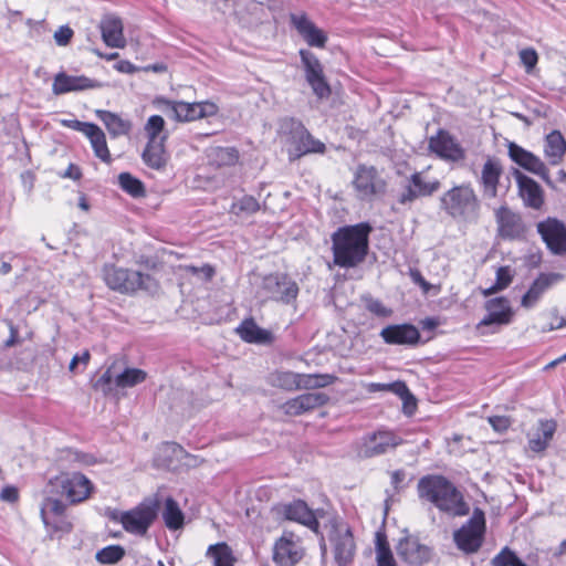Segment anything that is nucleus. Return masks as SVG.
Here are the masks:
<instances>
[{
  "instance_id": "obj_1",
  "label": "nucleus",
  "mask_w": 566,
  "mask_h": 566,
  "mask_svg": "<svg viewBox=\"0 0 566 566\" xmlns=\"http://www.w3.org/2000/svg\"><path fill=\"white\" fill-rule=\"evenodd\" d=\"M371 231L367 222L338 228L331 238L334 264L352 269L363 263L368 253Z\"/></svg>"
},
{
  "instance_id": "obj_2",
  "label": "nucleus",
  "mask_w": 566,
  "mask_h": 566,
  "mask_svg": "<svg viewBox=\"0 0 566 566\" xmlns=\"http://www.w3.org/2000/svg\"><path fill=\"white\" fill-rule=\"evenodd\" d=\"M420 499L432 503L440 511L452 515L462 516L469 511L461 493L442 475H426L418 482Z\"/></svg>"
},
{
  "instance_id": "obj_3",
  "label": "nucleus",
  "mask_w": 566,
  "mask_h": 566,
  "mask_svg": "<svg viewBox=\"0 0 566 566\" xmlns=\"http://www.w3.org/2000/svg\"><path fill=\"white\" fill-rule=\"evenodd\" d=\"M441 209L451 218L471 222L479 218L480 201L470 185L454 186L440 198Z\"/></svg>"
},
{
  "instance_id": "obj_4",
  "label": "nucleus",
  "mask_w": 566,
  "mask_h": 566,
  "mask_svg": "<svg viewBox=\"0 0 566 566\" xmlns=\"http://www.w3.org/2000/svg\"><path fill=\"white\" fill-rule=\"evenodd\" d=\"M279 133L286 137L290 145L289 155L291 159L300 158L307 154H323L325 145L315 139L305 126L295 118H284L280 123Z\"/></svg>"
},
{
  "instance_id": "obj_5",
  "label": "nucleus",
  "mask_w": 566,
  "mask_h": 566,
  "mask_svg": "<svg viewBox=\"0 0 566 566\" xmlns=\"http://www.w3.org/2000/svg\"><path fill=\"white\" fill-rule=\"evenodd\" d=\"M104 281L111 290L119 293H133L137 290L151 291L157 286L149 274L114 265L104 266Z\"/></svg>"
},
{
  "instance_id": "obj_6",
  "label": "nucleus",
  "mask_w": 566,
  "mask_h": 566,
  "mask_svg": "<svg viewBox=\"0 0 566 566\" xmlns=\"http://www.w3.org/2000/svg\"><path fill=\"white\" fill-rule=\"evenodd\" d=\"M93 491L92 482L82 473L63 472L50 480L46 493H61L70 503L76 504L90 497Z\"/></svg>"
},
{
  "instance_id": "obj_7",
  "label": "nucleus",
  "mask_w": 566,
  "mask_h": 566,
  "mask_svg": "<svg viewBox=\"0 0 566 566\" xmlns=\"http://www.w3.org/2000/svg\"><path fill=\"white\" fill-rule=\"evenodd\" d=\"M485 533V517L483 511L474 510L470 520L453 534L457 547L465 554L479 551Z\"/></svg>"
},
{
  "instance_id": "obj_8",
  "label": "nucleus",
  "mask_w": 566,
  "mask_h": 566,
  "mask_svg": "<svg viewBox=\"0 0 566 566\" xmlns=\"http://www.w3.org/2000/svg\"><path fill=\"white\" fill-rule=\"evenodd\" d=\"M486 315L476 324L482 335L496 333L501 326L509 325L514 316L510 301L504 296L490 298L484 303Z\"/></svg>"
},
{
  "instance_id": "obj_9",
  "label": "nucleus",
  "mask_w": 566,
  "mask_h": 566,
  "mask_svg": "<svg viewBox=\"0 0 566 566\" xmlns=\"http://www.w3.org/2000/svg\"><path fill=\"white\" fill-rule=\"evenodd\" d=\"M353 187L358 199L370 201L385 195L387 182L375 167L359 165L354 175Z\"/></svg>"
},
{
  "instance_id": "obj_10",
  "label": "nucleus",
  "mask_w": 566,
  "mask_h": 566,
  "mask_svg": "<svg viewBox=\"0 0 566 566\" xmlns=\"http://www.w3.org/2000/svg\"><path fill=\"white\" fill-rule=\"evenodd\" d=\"M156 504L143 503L130 511L114 513L112 518L120 522L126 532L144 536L156 518Z\"/></svg>"
},
{
  "instance_id": "obj_11",
  "label": "nucleus",
  "mask_w": 566,
  "mask_h": 566,
  "mask_svg": "<svg viewBox=\"0 0 566 566\" xmlns=\"http://www.w3.org/2000/svg\"><path fill=\"white\" fill-rule=\"evenodd\" d=\"M303 69L305 72V78L313 93L318 98H327L331 95V86L324 74V69L318 57L306 49H301L298 52Z\"/></svg>"
},
{
  "instance_id": "obj_12",
  "label": "nucleus",
  "mask_w": 566,
  "mask_h": 566,
  "mask_svg": "<svg viewBox=\"0 0 566 566\" xmlns=\"http://www.w3.org/2000/svg\"><path fill=\"white\" fill-rule=\"evenodd\" d=\"M401 443L402 439L392 431H377L363 438L358 448V455L360 458H373L384 454Z\"/></svg>"
},
{
  "instance_id": "obj_13",
  "label": "nucleus",
  "mask_w": 566,
  "mask_h": 566,
  "mask_svg": "<svg viewBox=\"0 0 566 566\" xmlns=\"http://www.w3.org/2000/svg\"><path fill=\"white\" fill-rule=\"evenodd\" d=\"M262 289L270 298L283 303H291L298 294V286L295 281L286 274L275 273L263 279Z\"/></svg>"
},
{
  "instance_id": "obj_14",
  "label": "nucleus",
  "mask_w": 566,
  "mask_h": 566,
  "mask_svg": "<svg viewBox=\"0 0 566 566\" xmlns=\"http://www.w3.org/2000/svg\"><path fill=\"white\" fill-rule=\"evenodd\" d=\"M557 430V423L553 419H539L526 433L527 447L536 455L543 457L551 446Z\"/></svg>"
},
{
  "instance_id": "obj_15",
  "label": "nucleus",
  "mask_w": 566,
  "mask_h": 566,
  "mask_svg": "<svg viewBox=\"0 0 566 566\" xmlns=\"http://www.w3.org/2000/svg\"><path fill=\"white\" fill-rule=\"evenodd\" d=\"M172 116L178 122H192L205 117L213 116L218 113V106L209 101L205 102H167Z\"/></svg>"
},
{
  "instance_id": "obj_16",
  "label": "nucleus",
  "mask_w": 566,
  "mask_h": 566,
  "mask_svg": "<svg viewBox=\"0 0 566 566\" xmlns=\"http://www.w3.org/2000/svg\"><path fill=\"white\" fill-rule=\"evenodd\" d=\"M537 231L552 253H566V226L562 221L547 218L537 223Z\"/></svg>"
},
{
  "instance_id": "obj_17",
  "label": "nucleus",
  "mask_w": 566,
  "mask_h": 566,
  "mask_svg": "<svg viewBox=\"0 0 566 566\" xmlns=\"http://www.w3.org/2000/svg\"><path fill=\"white\" fill-rule=\"evenodd\" d=\"M429 148L441 159L451 163L464 160L465 150L448 132L439 130L429 139Z\"/></svg>"
},
{
  "instance_id": "obj_18",
  "label": "nucleus",
  "mask_w": 566,
  "mask_h": 566,
  "mask_svg": "<svg viewBox=\"0 0 566 566\" xmlns=\"http://www.w3.org/2000/svg\"><path fill=\"white\" fill-rule=\"evenodd\" d=\"M507 151L511 160L516 165L534 175H537L546 182H549L548 169L538 156L524 149L514 142L507 143Z\"/></svg>"
},
{
  "instance_id": "obj_19",
  "label": "nucleus",
  "mask_w": 566,
  "mask_h": 566,
  "mask_svg": "<svg viewBox=\"0 0 566 566\" xmlns=\"http://www.w3.org/2000/svg\"><path fill=\"white\" fill-rule=\"evenodd\" d=\"M335 562L338 566H347L355 553V543L353 534L344 524L337 525L331 533Z\"/></svg>"
},
{
  "instance_id": "obj_20",
  "label": "nucleus",
  "mask_w": 566,
  "mask_h": 566,
  "mask_svg": "<svg viewBox=\"0 0 566 566\" xmlns=\"http://www.w3.org/2000/svg\"><path fill=\"white\" fill-rule=\"evenodd\" d=\"M290 21L307 45L318 49L325 48L328 40L327 34L306 13H291Z\"/></svg>"
},
{
  "instance_id": "obj_21",
  "label": "nucleus",
  "mask_w": 566,
  "mask_h": 566,
  "mask_svg": "<svg viewBox=\"0 0 566 566\" xmlns=\"http://www.w3.org/2000/svg\"><path fill=\"white\" fill-rule=\"evenodd\" d=\"M439 188V180H427L422 172H415L410 176L408 185L405 187V190L401 192L398 201L401 205H407L419 197L431 196Z\"/></svg>"
},
{
  "instance_id": "obj_22",
  "label": "nucleus",
  "mask_w": 566,
  "mask_h": 566,
  "mask_svg": "<svg viewBox=\"0 0 566 566\" xmlns=\"http://www.w3.org/2000/svg\"><path fill=\"white\" fill-rule=\"evenodd\" d=\"M499 234L503 239H517L525 232L521 216L510 208L502 206L495 211Z\"/></svg>"
},
{
  "instance_id": "obj_23",
  "label": "nucleus",
  "mask_w": 566,
  "mask_h": 566,
  "mask_svg": "<svg viewBox=\"0 0 566 566\" xmlns=\"http://www.w3.org/2000/svg\"><path fill=\"white\" fill-rule=\"evenodd\" d=\"M101 84L84 75H69L64 72L57 73L54 77L52 91L55 95H63L69 92L85 91L99 87Z\"/></svg>"
},
{
  "instance_id": "obj_24",
  "label": "nucleus",
  "mask_w": 566,
  "mask_h": 566,
  "mask_svg": "<svg viewBox=\"0 0 566 566\" xmlns=\"http://www.w3.org/2000/svg\"><path fill=\"white\" fill-rule=\"evenodd\" d=\"M327 401L328 396L323 392H307L287 400L281 408L285 415L300 416L324 406Z\"/></svg>"
},
{
  "instance_id": "obj_25",
  "label": "nucleus",
  "mask_w": 566,
  "mask_h": 566,
  "mask_svg": "<svg viewBox=\"0 0 566 566\" xmlns=\"http://www.w3.org/2000/svg\"><path fill=\"white\" fill-rule=\"evenodd\" d=\"M303 557L300 545L292 534L283 535L274 545L273 559L277 566H295Z\"/></svg>"
},
{
  "instance_id": "obj_26",
  "label": "nucleus",
  "mask_w": 566,
  "mask_h": 566,
  "mask_svg": "<svg viewBox=\"0 0 566 566\" xmlns=\"http://www.w3.org/2000/svg\"><path fill=\"white\" fill-rule=\"evenodd\" d=\"M562 280L563 275L559 273H541L523 295L521 305L525 308L534 307L543 294Z\"/></svg>"
},
{
  "instance_id": "obj_27",
  "label": "nucleus",
  "mask_w": 566,
  "mask_h": 566,
  "mask_svg": "<svg viewBox=\"0 0 566 566\" xmlns=\"http://www.w3.org/2000/svg\"><path fill=\"white\" fill-rule=\"evenodd\" d=\"M514 176L518 186V193L524 205L536 210L541 209L544 203V195L541 186L521 171H516Z\"/></svg>"
},
{
  "instance_id": "obj_28",
  "label": "nucleus",
  "mask_w": 566,
  "mask_h": 566,
  "mask_svg": "<svg viewBox=\"0 0 566 566\" xmlns=\"http://www.w3.org/2000/svg\"><path fill=\"white\" fill-rule=\"evenodd\" d=\"M380 336L387 344L416 345L420 339L417 327L410 324L389 325L381 329Z\"/></svg>"
},
{
  "instance_id": "obj_29",
  "label": "nucleus",
  "mask_w": 566,
  "mask_h": 566,
  "mask_svg": "<svg viewBox=\"0 0 566 566\" xmlns=\"http://www.w3.org/2000/svg\"><path fill=\"white\" fill-rule=\"evenodd\" d=\"M397 554L410 565H421L430 559V549L413 537H407L399 542Z\"/></svg>"
},
{
  "instance_id": "obj_30",
  "label": "nucleus",
  "mask_w": 566,
  "mask_h": 566,
  "mask_svg": "<svg viewBox=\"0 0 566 566\" xmlns=\"http://www.w3.org/2000/svg\"><path fill=\"white\" fill-rule=\"evenodd\" d=\"M102 39L104 43L109 48L123 49L126 45V39L124 36L123 22L118 17L107 14L103 17L99 23Z\"/></svg>"
},
{
  "instance_id": "obj_31",
  "label": "nucleus",
  "mask_w": 566,
  "mask_h": 566,
  "mask_svg": "<svg viewBox=\"0 0 566 566\" xmlns=\"http://www.w3.org/2000/svg\"><path fill=\"white\" fill-rule=\"evenodd\" d=\"M566 154V140L559 130H553L545 137L544 155L548 163L556 166Z\"/></svg>"
},
{
  "instance_id": "obj_32",
  "label": "nucleus",
  "mask_w": 566,
  "mask_h": 566,
  "mask_svg": "<svg viewBox=\"0 0 566 566\" xmlns=\"http://www.w3.org/2000/svg\"><path fill=\"white\" fill-rule=\"evenodd\" d=\"M502 174L501 165L493 160L488 159L482 168L481 180L485 196L493 198L497 193V184Z\"/></svg>"
},
{
  "instance_id": "obj_33",
  "label": "nucleus",
  "mask_w": 566,
  "mask_h": 566,
  "mask_svg": "<svg viewBox=\"0 0 566 566\" xmlns=\"http://www.w3.org/2000/svg\"><path fill=\"white\" fill-rule=\"evenodd\" d=\"M142 158L151 169L161 170L166 167L168 156L165 150V143H147Z\"/></svg>"
},
{
  "instance_id": "obj_34",
  "label": "nucleus",
  "mask_w": 566,
  "mask_h": 566,
  "mask_svg": "<svg viewBox=\"0 0 566 566\" xmlns=\"http://www.w3.org/2000/svg\"><path fill=\"white\" fill-rule=\"evenodd\" d=\"M285 516L286 518L296 521L310 528H315L318 525L315 515L303 501H295L289 504L285 507Z\"/></svg>"
},
{
  "instance_id": "obj_35",
  "label": "nucleus",
  "mask_w": 566,
  "mask_h": 566,
  "mask_svg": "<svg viewBox=\"0 0 566 566\" xmlns=\"http://www.w3.org/2000/svg\"><path fill=\"white\" fill-rule=\"evenodd\" d=\"M237 333L248 343L265 344L272 339L271 333L259 327L253 319L243 321L237 328Z\"/></svg>"
},
{
  "instance_id": "obj_36",
  "label": "nucleus",
  "mask_w": 566,
  "mask_h": 566,
  "mask_svg": "<svg viewBox=\"0 0 566 566\" xmlns=\"http://www.w3.org/2000/svg\"><path fill=\"white\" fill-rule=\"evenodd\" d=\"M97 117L105 124L107 130L113 136H120L128 134L132 124L129 120H125L119 117L117 114H114L108 111H96Z\"/></svg>"
},
{
  "instance_id": "obj_37",
  "label": "nucleus",
  "mask_w": 566,
  "mask_h": 566,
  "mask_svg": "<svg viewBox=\"0 0 566 566\" xmlns=\"http://www.w3.org/2000/svg\"><path fill=\"white\" fill-rule=\"evenodd\" d=\"M87 129L88 132H86V136L91 142L96 157L103 161H109L111 154L103 130L97 125L87 126Z\"/></svg>"
},
{
  "instance_id": "obj_38",
  "label": "nucleus",
  "mask_w": 566,
  "mask_h": 566,
  "mask_svg": "<svg viewBox=\"0 0 566 566\" xmlns=\"http://www.w3.org/2000/svg\"><path fill=\"white\" fill-rule=\"evenodd\" d=\"M208 158L210 164L222 167L232 166L239 159V153L233 147H212L209 149Z\"/></svg>"
},
{
  "instance_id": "obj_39",
  "label": "nucleus",
  "mask_w": 566,
  "mask_h": 566,
  "mask_svg": "<svg viewBox=\"0 0 566 566\" xmlns=\"http://www.w3.org/2000/svg\"><path fill=\"white\" fill-rule=\"evenodd\" d=\"M163 518L165 522V525L169 530H179L184 525V513L180 510L178 503L171 499L168 497L165 502V507L163 511Z\"/></svg>"
},
{
  "instance_id": "obj_40",
  "label": "nucleus",
  "mask_w": 566,
  "mask_h": 566,
  "mask_svg": "<svg viewBox=\"0 0 566 566\" xmlns=\"http://www.w3.org/2000/svg\"><path fill=\"white\" fill-rule=\"evenodd\" d=\"M337 377L331 374H300L298 389H316L332 385Z\"/></svg>"
},
{
  "instance_id": "obj_41",
  "label": "nucleus",
  "mask_w": 566,
  "mask_h": 566,
  "mask_svg": "<svg viewBox=\"0 0 566 566\" xmlns=\"http://www.w3.org/2000/svg\"><path fill=\"white\" fill-rule=\"evenodd\" d=\"M145 132L148 143H165L168 134L165 132V119L159 115H153L147 119Z\"/></svg>"
},
{
  "instance_id": "obj_42",
  "label": "nucleus",
  "mask_w": 566,
  "mask_h": 566,
  "mask_svg": "<svg viewBox=\"0 0 566 566\" xmlns=\"http://www.w3.org/2000/svg\"><path fill=\"white\" fill-rule=\"evenodd\" d=\"M146 371L139 368H125L115 376V386L118 388H129L145 381Z\"/></svg>"
},
{
  "instance_id": "obj_43",
  "label": "nucleus",
  "mask_w": 566,
  "mask_h": 566,
  "mask_svg": "<svg viewBox=\"0 0 566 566\" xmlns=\"http://www.w3.org/2000/svg\"><path fill=\"white\" fill-rule=\"evenodd\" d=\"M49 495L43 500L41 504L40 515L45 525L50 524L51 516H62L66 510V505L59 499Z\"/></svg>"
},
{
  "instance_id": "obj_44",
  "label": "nucleus",
  "mask_w": 566,
  "mask_h": 566,
  "mask_svg": "<svg viewBox=\"0 0 566 566\" xmlns=\"http://www.w3.org/2000/svg\"><path fill=\"white\" fill-rule=\"evenodd\" d=\"M207 556L212 558L213 566H233L232 552L226 543L210 545Z\"/></svg>"
},
{
  "instance_id": "obj_45",
  "label": "nucleus",
  "mask_w": 566,
  "mask_h": 566,
  "mask_svg": "<svg viewBox=\"0 0 566 566\" xmlns=\"http://www.w3.org/2000/svg\"><path fill=\"white\" fill-rule=\"evenodd\" d=\"M118 184L125 192L134 198H142L146 195L144 184L129 172L119 174Z\"/></svg>"
},
{
  "instance_id": "obj_46",
  "label": "nucleus",
  "mask_w": 566,
  "mask_h": 566,
  "mask_svg": "<svg viewBox=\"0 0 566 566\" xmlns=\"http://www.w3.org/2000/svg\"><path fill=\"white\" fill-rule=\"evenodd\" d=\"M179 271L181 273V276L195 277V283L208 282L214 275V269L209 264H203L201 266L180 265Z\"/></svg>"
},
{
  "instance_id": "obj_47",
  "label": "nucleus",
  "mask_w": 566,
  "mask_h": 566,
  "mask_svg": "<svg viewBox=\"0 0 566 566\" xmlns=\"http://www.w3.org/2000/svg\"><path fill=\"white\" fill-rule=\"evenodd\" d=\"M300 374L293 371H276L271 375L270 381L274 387L289 391L298 389Z\"/></svg>"
},
{
  "instance_id": "obj_48",
  "label": "nucleus",
  "mask_w": 566,
  "mask_h": 566,
  "mask_svg": "<svg viewBox=\"0 0 566 566\" xmlns=\"http://www.w3.org/2000/svg\"><path fill=\"white\" fill-rule=\"evenodd\" d=\"M115 364L109 366L104 374L94 382L95 390L101 391L104 396L111 395L117 387L115 386Z\"/></svg>"
},
{
  "instance_id": "obj_49",
  "label": "nucleus",
  "mask_w": 566,
  "mask_h": 566,
  "mask_svg": "<svg viewBox=\"0 0 566 566\" xmlns=\"http://www.w3.org/2000/svg\"><path fill=\"white\" fill-rule=\"evenodd\" d=\"M371 386L377 389H384L387 387L386 385H380V384H373ZM388 387H390L397 395H399L401 397V399L403 400V407L406 410H409V409L413 410L416 408V399L411 395L410 390L408 389V387L406 386L405 382L398 381L392 385H389Z\"/></svg>"
},
{
  "instance_id": "obj_50",
  "label": "nucleus",
  "mask_w": 566,
  "mask_h": 566,
  "mask_svg": "<svg viewBox=\"0 0 566 566\" xmlns=\"http://www.w3.org/2000/svg\"><path fill=\"white\" fill-rule=\"evenodd\" d=\"M125 555V549L119 545H109L95 555L96 560L101 564H115L119 562Z\"/></svg>"
},
{
  "instance_id": "obj_51",
  "label": "nucleus",
  "mask_w": 566,
  "mask_h": 566,
  "mask_svg": "<svg viewBox=\"0 0 566 566\" xmlns=\"http://www.w3.org/2000/svg\"><path fill=\"white\" fill-rule=\"evenodd\" d=\"M492 566H526L509 547H504L491 560Z\"/></svg>"
},
{
  "instance_id": "obj_52",
  "label": "nucleus",
  "mask_w": 566,
  "mask_h": 566,
  "mask_svg": "<svg viewBox=\"0 0 566 566\" xmlns=\"http://www.w3.org/2000/svg\"><path fill=\"white\" fill-rule=\"evenodd\" d=\"M260 203L258 200L252 196H244L237 202L232 205V212L235 214L245 213V214H252L259 211Z\"/></svg>"
},
{
  "instance_id": "obj_53",
  "label": "nucleus",
  "mask_w": 566,
  "mask_h": 566,
  "mask_svg": "<svg viewBox=\"0 0 566 566\" xmlns=\"http://www.w3.org/2000/svg\"><path fill=\"white\" fill-rule=\"evenodd\" d=\"M512 281V276L510 274L509 268H499L496 271V282L493 286L485 289L482 291L484 296H489L491 294H494L499 291L504 290L510 285Z\"/></svg>"
},
{
  "instance_id": "obj_54",
  "label": "nucleus",
  "mask_w": 566,
  "mask_h": 566,
  "mask_svg": "<svg viewBox=\"0 0 566 566\" xmlns=\"http://www.w3.org/2000/svg\"><path fill=\"white\" fill-rule=\"evenodd\" d=\"M377 566H397L388 544L379 536L377 538Z\"/></svg>"
},
{
  "instance_id": "obj_55",
  "label": "nucleus",
  "mask_w": 566,
  "mask_h": 566,
  "mask_svg": "<svg viewBox=\"0 0 566 566\" xmlns=\"http://www.w3.org/2000/svg\"><path fill=\"white\" fill-rule=\"evenodd\" d=\"M365 305L369 312H371L373 314H375L377 316L388 317L391 315V310L384 306V304L379 300H376L373 297H366Z\"/></svg>"
},
{
  "instance_id": "obj_56",
  "label": "nucleus",
  "mask_w": 566,
  "mask_h": 566,
  "mask_svg": "<svg viewBox=\"0 0 566 566\" xmlns=\"http://www.w3.org/2000/svg\"><path fill=\"white\" fill-rule=\"evenodd\" d=\"M520 60L525 66L527 73H530L537 64L538 55L534 49H523L520 51Z\"/></svg>"
},
{
  "instance_id": "obj_57",
  "label": "nucleus",
  "mask_w": 566,
  "mask_h": 566,
  "mask_svg": "<svg viewBox=\"0 0 566 566\" xmlns=\"http://www.w3.org/2000/svg\"><path fill=\"white\" fill-rule=\"evenodd\" d=\"M73 34L74 32L70 27L62 25L54 32V40L57 45L65 46L70 43Z\"/></svg>"
},
{
  "instance_id": "obj_58",
  "label": "nucleus",
  "mask_w": 566,
  "mask_h": 566,
  "mask_svg": "<svg viewBox=\"0 0 566 566\" xmlns=\"http://www.w3.org/2000/svg\"><path fill=\"white\" fill-rule=\"evenodd\" d=\"M67 454L70 460L77 463L78 465H92L95 463L94 457L88 453H83L76 450H70Z\"/></svg>"
},
{
  "instance_id": "obj_59",
  "label": "nucleus",
  "mask_w": 566,
  "mask_h": 566,
  "mask_svg": "<svg viewBox=\"0 0 566 566\" xmlns=\"http://www.w3.org/2000/svg\"><path fill=\"white\" fill-rule=\"evenodd\" d=\"M489 422L495 431L503 432L507 430L511 424V421L507 417L504 416H493L489 418Z\"/></svg>"
},
{
  "instance_id": "obj_60",
  "label": "nucleus",
  "mask_w": 566,
  "mask_h": 566,
  "mask_svg": "<svg viewBox=\"0 0 566 566\" xmlns=\"http://www.w3.org/2000/svg\"><path fill=\"white\" fill-rule=\"evenodd\" d=\"M0 499L2 501L10 502V503L15 502L19 499L18 489L12 485H8V486L3 488L0 493Z\"/></svg>"
},
{
  "instance_id": "obj_61",
  "label": "nucleus",
  "mask_w": 566,
  "mask_h": 566,
  "mask_svg": "<svg viewBox=\"0 0 566 566\" xmlns=\"http://www.w3.org/2000/svg\"><path fill=\"white\" fill-rule=\"evenodd\" d=\"M63 124L67 127L80 130V132L84 133L85 135H86V132H88L87 126L95 125L92 123H82L80 120H64Z\"/></svg>"
},
{
  "instance_id": "obj_62",
  "label": "nucleus",
  "mask_w": 566,
  "mask_h": 566,
  "mask_svg": "<svg viewBox=\"0 0 566 566\" xmlns=\"http://www.w3.org/2000/svg\"><path fill=\"white\" fill-rule=\"evenodd\" d=\"M35 177L31 171H24L21 174V181L28 192H31L34 186Z\"/></svg>"
},
{
  "instance_id": "obj_63",
  "label": "nucleus",
  "mask_w": 566,
  "mask_h": 566,
  "mask_svg": "<svg viewBox=\"0 0 566 566\" xmlns=\"http://www.w3.org/2000/svg\"><path fill=\"white\" fill-rule=\"evenodd\" d=\"M88 360H90L88 352H84L81 356L75 355L70 363V366H69L70 371H74L77 364L82 363L84 365H87Z\"/></svg>"
},
{
  "instance_id": "obj_64",
  "label": "nucleus",
  "mask_w": 566,
  "mask_h": 566,
  "mask_svg": "<svg viewBox=\"0 0 566 566\" xmlns=\"http://www.w3.org/2000/svg\"><path fill=\"white\" fill-rule=\"evenodd\" d=\"M64 178H71L74 180H78L82 177L81 169L74 164H70L65 172L63 174Z\"/></svg>"
}]
</instances>
